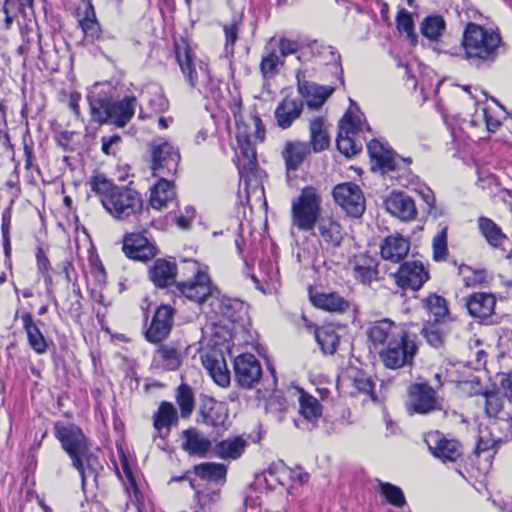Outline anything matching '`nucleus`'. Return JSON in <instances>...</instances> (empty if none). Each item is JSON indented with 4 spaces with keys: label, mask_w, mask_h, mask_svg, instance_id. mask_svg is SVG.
Returning <instances> with one entry per match:
<instances>
[{
    "label": "nucleus",
    "mask_w": 512,
    "mask_h": 512,
    "mask_svg": "<svg viewBox=\"0 0 512 512\" xmlns=\"http://www.w3.org/2000/svg\"><path fill=\"white\" fill-rule=\"evenodd\" d=\"M88 183L103 208L116 220L133 222L142 214L143 199L135 189L118 186L104 174L93 175Z\"/></svg>",
    "instance_id": "f257e3e1"
},
{
    "label": "nucleus",
    "mask_w": 512,
    "mask_h": 512,
    "mask_svg": "<svg viewBox=\"0 0 512 512\" xmlns=\"http://www.w3.org/2000/svg\"><path fill=\"white\" fill-rule=\"evenodd\" d=\"M87 98L93 121L100 124L110 123L117 127H124L132 119L137 106L135 96H126L114 102L108 92L98 85L89 91Z\"/></svg>",
    "instance_id": "f03ea898"
},
{
    "label": "nucleus",
    "mask_w": 512,
    "mask_h": 512,
    "mask_svg": "<svg viewBox=\"0 0 512 512\" xmlns=\"http://www.w3.org/2000/svg\"><path fill=\"white\" fill-rule=\"evenodd\" d=\"M175 54L188 85L197 89L206 98L214 97L217 92V83L212 78L208 65L201 60H196L194 51L184 40L175 44Z\"/></svg>",
    "instance_id": "7ed1b4c3"
},
{
    "label": "nucleus",
    "mask_w": 512,
    "mask_h": 512,
    "mask_svg": "<svg viewBox=\"0 0 512 512\" xmlns=\"http://www.w3.org/2000/svg\"><path fill=\"white\" fill-rule=\"evenodd\" d=\"M501 43L499 32L475 23H468L463 32L462 46L465 56L478 64L493 62Z\"/></svg>",
    "instance_id": "20e7f679"
},
{
    "label": "nucleus",
    "mask_w": 512,
    "mask_h": 512,
    "mask_svg": "<svg viewBox=\"0 0 512 512\" xmlns=\"http://www.w3.org/2000/svg\"><path fill=\"white\" fill-rule=\"evenodd\" d=\"M55 437L60 441L63 449L72 459L73 466L78 470L83 488L86 485L87 470L84 461L89 462V452L86 438L82 430L72 423L58 421L54 425Z\"/></svg>",
    "instance_id": "39448f33"
},
{
    "label": "nucleus",
    "mask_w": 512,
    "mask_h": 512,
    "mask_svg": "<svg viewBox=\"0 0 512 512\" xmlns=\"http://www.w3.org/2000/svg\"><path fill=\"white\" fill-rule=\"evenodd\" d=\"M321 198L313 187H305L291 205L292 226L300 231H312L323 216Z\"/></svg>",
    "instance_id": "423d86ee"
},
{
    "label": "nucleus",
    "mask_w": 512,
    "mask_h": 512,
    "mask_svg": "<svg viewBox=\"0 0 512 512\" xmlns=\"http://www.w3.org/2000/svg\"><path fill=\"white\" fill-rule=\"evenodd\" d=\"M301 44L297 40L287 37H271L265 47L260 61V72L265 79L274 77L279 67L285 64V59L297 53Z\"/></svg>",
    "instance_id": "0eeeda50"
},
{
    "label": "nucleus",
    "mask_w": 512,
    "mask_h": 512,
    "mask_svg": "<svg viewBox=\"0 0 512 512\" xmlns=\"http://www.w3.org/2000/svg\"><path fill=\"white\" fill-rule=\"evenodd\" d=\"M417 350L418 347L415 340L405 331L401 337H398L397 340L383 348L379 352V356L385 367L399 369L412 364Z\"/></svg>",
    "instance_id": "6e6552de"
},
{
    "label": "nucleus",
    "mask_w": 512,
    "mask_h": 512,
    "mask_svg": "<svg viewBox=\"0 0 512 512\" xmlns=\"http://www.w3.org/2000/svg\"><path fill=\"white\" fill-rule=\"evenodd\" d=\"M150 146L153 175L155 177L174 175L180 161L178 148L161 138L154 139Z\"/></svg>",
    "instance_id": "1a4fd4ad"
},
{
    "label": "nucleus",
    "mask_w": 512,
    "mask_h": 512,
    "mask_svg": "<svg viewBox=\"0 0 512 512\" xmlns=\"http://www.w3.org/2000/svg\"><path fill=\"white\" fill-rule=\"evenodd\" d=\"M191 264L192 270L195 272L193 279L176 283V289L187 299L202 304L208 298L218 295V291L212 286L208 274L199 269L198 263L193 261Z\"/></svg>",
    "instance_id": "9d476101"
},
{
    "label": "nucleus",
    "mask_w": 512,
    "mask_h": 512,
    "mask_svg": "<svg viewBox=\"0 0 512 512\" xmlns=\"http://www.w3.org/2000/svg\"><path fill=\"white\" fill-rule=\"evenodd\" d=\"M364 128L369 127L361 121L360 116L346 114L341 121L337 137V148L340 153L346 157H352L361 151V145L355 142V135L363 132Z\"/></svg>",
    "instance_id": "9b49d317"
},
{
    "label": "nucleus",
    "mask_w": 512,
    "mask_h": 512,
    "mask_svg": "<svg viewBox=\"0 0 512 512\" xmlns=\"http://www.w3.org/2000/svg\"><path fill=\"white\" fill-rule=\"evenodd\" d=\"M333 197L347 214L359 217L365 210V199L358 185L347 182L337 185Z\"/></svg>",
    "instance_id": "f8f14e48"
},
{
    "label": "nucleus",
    "mask_w": 512,
    "mask_h": 512,
    "mask_svg": "<svg viewBox=\"0 0 512 512\" xmlns=\"http://www.w3.org/2000/svg\"><path fill=\"white\" fill-rule=\"evenodd\" d=\"M392 277L401 289L417 291L429 279V273L422 262L411 261L403 263Z\"/></svg>",
    "instance_id": "ddd939ff"
},
{
    "label": "nucleus",
    "mask_w": 512,
    "mask_h": 512,
    "mask_svg": "<svg viewBox=\"0 0 512 512\" xmlns=\"http://www.w3.org/2000/svg\"><path fill=\"white\" fill-rule=\"evenodd\" d=\"M235 379L242 388H252L262 376L258 359L249 353L241 354L234 360Z\"/></svg>",
    "instance_id": "4468645a"
},
{
    "label": "nucleus",
    "mask_w": 512,
    "mask_h": 512,
    "mask_svg": "<svg viewBox=\"0 0 512 512\" xmlns=\"http://www.w3.org/2000/svg\"><path fill=\"white\" fill-rule=\"evenodd\" d=\"M425 442L432 454L444 462H456L463 454L458 441L447 439L438 431L428 433Z\"/></svg>",
    "instance_id": "2eb2a0df"
},
{
    "label": "nucleus",
    "mask_w": 512,
    "mask_h": 512,
    "mask_svg": "<svg viewBox=\"0 0 512 512\" xmlns=\"http://www.w3.org/2000/svg\"><path fill=\"white\" fill-rule=\"evenodd\" d=\"M297 401L299 404V413L303 421L295 420V426L301 429L309 430L316 426L317 421L322 417L323 407L317 398L297 388Z\"/></svg>",
    "instance_id": "dca6fc26"
},
{
    "label": "nucleus",
    "mask_w": 512,
    "mask_h": 512,
    "mask_svg": "<svg viewBox=\"0 0 512 512\" xmlns=\"http://www.w3.org/2000/svg\"><path fill=\"white\" fill-rule=\"evenodd\" d=\"M174 313L175 311L170 305L159 306L145 333L146 339L152 343L163 341L172 329Z\"/></svg>",
    "instance_id": "f3484780"
},
{
    "label": "nucleus",
    "mask_w": 512,
    "mask_h": 512,
    "mask_svg": "<svg viewBox=\"0 0 512 512\" xmlns=\"http://www.w3.org/2000/svg\"><path fill=\"white\" fill-rule=\"evenodd\" d=\"M384 206L388 213L401 221L408 222L417 217V209L414 200L404 192H391L385 198Z\"/></svg>",
    "instance_id": "a211bd4d"
},
{
    "label": "nucleus",
    "mask_w": 512,
    "mask_h": 512,
    "mask_svg": "<svg viewBox=\"0 0 512 512\" xmlns=\"http://www.w3.org/2000/svg\"><path fill=\"white\" fill-rule=\"evenodd\" d=\"M409 408L416 413L426 414L438 406L435 390L425 383L413 384L409 388Z\"/></svg>",
    "instance_id": "6ab92c4d"
},
{
    "label": "nucleus",
    "mask_w": 512,
    "mask_h": 512,
    "mask_svg": "<svg viewBox=\"0 0 512 512\" xmlns=\"http://www.w3.org/2000/svg\"><path fill=\"white\" fill-rule=\"evenodd\" d=\"M123 251L133 260L146 261L157 254L156 246L140 233L127 235L123 240Z\"/></svg>",
    "instance_id": "aec40b11"
},
{
    "label": "nucleus",
    "mask_w": 512,
    "mask_h": 512,
    "mask_svg": "<svg viewBox=\"0 0 512 512\" xmlns=\"http://www.w3.org/2000/svg\"><path fill=\"white\" fill-rule=\"evenodd\" d=\"M405 330L395 325L389 319H383L372 323L367 329L369 341L376 348L378 346L386 347L398 337H401Z\"/></svg>",
    "instance_id": "412c9836"
},
{
    "label": "nucleus",
    "mask_w": 512,
    "mask_h": 512,
    "mask_svg": "<svg viewBox=\"0 0 512 512\" xmlns=\"http://www.w3.org/2000/svg\"><path fill=\"white\" fill-rule=\"evenodd\" d=\"M348 265L354 278L364 285H370L378 278V261L366 253L354 255Z\"/></svg>",
    "instance_id": "4be33fe9"
},
{
    "label": "nucleus",
    "mask_w": 512,
    "mask_h": 512,
    "mask_svg": "<svg viewBox=\"0 0 512 512\" xmlns=\"http://www.w3.org/2000/svg\"><path fill=\"white\" fill-rule=\"evenodd\" d=\"M317 230L314 233L326 248H337L343 240V228L340 223L331 216H323L315 225Z\"/></svg>",
    "instance_id": "5701e85b"
},
{
    "label": "nucleus",
    "mask_w": 512,
    "mask_h": 512,
    "mask_svg": "<svg viewBox=\"0 0 512 512\" xmlns=\"http://www.w3.org/2000/svg\"><path fill=\"white\" fill-rule=\"evenodd\" d=\"M410 251V241L400 234L387 236L380 245V253L384 260L399 263Z\"/></svg>",
    "instance_id": "b1692460"
},
{
    "label": "nucleus",
    "mask_w": 512,
    "mask_h": 512,
    "mask_svg": "<svg viewBox=\"0 0 512 512\" xmlns=\"http://www.w3.org/2000/svg\"><path fill=\"white\" fill-rule=\"evenodd\" d=\"M240 184L244 185L247 198L252 196L261 199L264 197L263 178L264 172L259 169L258 164L251 166H238Z\"/></svg>",
    "instance_id": "393cba45"
},
{
    "label": "nucleus",
    "mask_w": 512,
    "mask_h": 512,
    "mask_svg": "<svg viewBox=\"0 0 512 512\" xmlns=\"http://www.w3.org/2000/svg\"><path fill=\"white\" fill-rule=\"evenodd\" d=\"M176 275V263L167 259H157L148 270L149 279L157 288H166L173 285Z\"/></svg>",
    "instance_id": "a878e982"
},
{
    "label": "nucleus",
    "mask_w": 512,
    "mask_h": 512,
    "mask_svg": "<svg viewBox=\"0 0 512 512\" xmlns=\"http://www.w3.org/2000/svg\"><path fill=\"white\" fill-rule=\"evenodd\" d=\"M182 352L179 345L170 343L162 344L158 347L153 357L155 367L165 371H174L182 363Z\"/></svg>",
    "instance_id": "bb28decb"
},
{
    "label": "nucleus",
    "mask_w": 512,
    "mask_h": 512,
    "mask_svg": "<svg viewBox=\"0 0 512 512\" xmlns=\"http://www.w3.org/2000/svg\"><path fill=\"white\" fill-rule=\"evenodd\" d=\"M303 101L286 97L275 110V119L279 127L287 129L301 116Z\"/></svg>",
    "instance_id": "cd10ccee"
},
{
    "label": "nucleus",
    "mask_w": 512,
    "mask_h": 512,
    "mask_svg": "<svg viewBox=\"0 0 512 512\" xmlns=\"http://www.w3.org/2000/svg\"><path fill=\"white\" fill-rule=\"evenodd\" d=\"M495 305L496 298L491 293H474L466 300L470 315L479 319L490 317L494 313Z\"/></svg>",
    "instance_id": "c85d7f7f"
},
{
    "label": "nucleus",
    "mask_w": 512,
    "mask_h": 512,
    "mask_svg": "<svg viewBox=\"0 0 512 512\" xmlns=\"http://www.w3.org/2000/svg\"><path fill=\"white\" fill-rule=\"evenodd\" d=\"M298 91L303 99H305L308 107L318 109L333 93L334 89L328 86H319L313 82L299 80Z\"/></svg>",
    "instance_id": "c756f323"
},
{
    "label": "nucleus",
    "mask_w": 512,
    "mask_h": 512,
    "mask_svg": "<svg viewBox=\"0 0 512 512\" xmlns=\"http://www.w3.org/2000/svg\"><path fill=\"white\" fill-rule=\"evenodd\" d=\"M202 363L213 380L221 387L230 383V374L224 357L218 353H206L202 356Z\"/></svg>",
    "instance_id": "7c9ffc66"
},
{
    "label": "nucleus",
    "mask_w": 512,
    "mask_h": 512,
    "mask_svg": "<svg viewBox=\"0 0 512 512\" xmlns=\"http://www.w3.org/2000/svg\"><path fill=\"white\" fill-rule=\"evenodd\" d=\"M310 301L315 307L328 312L344 313L350 308L349 301L335 292L312 293L310 291Z\"/></svg>",
    "instance_id": "2f4dec72"
},
{
    "label": "nucleus",
    "mask_w": 512,
    "mask_h": 512,
    "mask_svg": "<svg viewBox=\"0 0 512 512\" xmlns=\"http://www.w3.org/2000/svg\"><path fill=\"white\" fill-rule=\"evenodd\" d=\"M165 177L166 176L158 177V182L151 189L149 203L153 209L161 210L175 199L176 192L173 181Z\"/></svg>",
    "instance_id": "473e14b6"
},
{
    "label": "nucleus",
    "mask_w": 512,
    "mask_h": 512,
    "mask_svg": "<svg viewBox=\"0 0 512 512\" xmlns=\"http://www.w3.org/2000/svg\"><path fill=\"white\" fill-rule=\"evenodd\" d=\"M182 449L190 455H206L211 449V441L194 428L182 431Z\"/></svg>",
    "instance_id": "72a5a7b5"
},
{
    "label": "nucleus",
    "mask_w": 512,
    "mask_h": 512,
    "mask_svg": "<svg viewBox=\"0 0 512 512\" xmlns=\"http://www.w3.org/2000/svg\"><path fill=\"white\" fill-rule=\"evenodd\" d=\"M21 320L31 349L37 354L45 353L48 346L47 341L37 324L34 322L32 314L30 312L23 313Z\"/></svg>",
    "instance_id": "f704fd0d"
},
{
    "label": "nucleus",
    "mask_w": 512,
    "mask_h": 512,
    "mask_svg": "<svg viewBox=\"0 0 512 512\" xmlns=\"http://www.w3.org/2000/svg\"><path fill=\"white\" fill-rule=\"evenodd\" d=\"M368 153L383 172L393 171L396 168V159L393 152L386 149L378 140H371L367 145Z\"/></svg>",
    "instance_id": "c9c22d12"
},
{
    "label": "nucleus",
    "mask_w": 512,
    "mask_h": 512,
    "mask_svg": "<svg viewBox=\"0 0 512 512\" xmlns=\"http://www.w3.org/2000/svg\"><path fill=\"white\" fill-rule=\"evenodd\" d=\"M310 144L314 152H320L329 146V135L327 131L326 119L317 116L310 120L309 124Z\"/></svg>",
    "instance_id": "e433bc0d"
},
{
    "label": "nucleus",
    "mask_w": 512,
    "mask_h": 512,
    "mask_svg": "<svg viewBox=\"0 0 512 512\" xmlns=\"http://www.w3.org/2000/svg\"><path fill=\"white\" fill-rule=\"evenodd\" d=\"M178 423V412L175 406L167 401L160 403L158 410L153 414V426L161 432L163 429L169 433L172 426Z\"/></svg>",
    "instance_id": "4c0bfd02"
},
{
    "label": "nucleus",
    "mask_w": 512,
    "mask_h": 512,
    "mask_svg": "<svg viewBox=\"0 0 512 512\" xmlns=\"http://www.w3.org/2000/svg\"><path fill=\"white\" fill-rule=\"evenodd\" d=\"M218 309L222 317L232 323L244 321L247 315L245 304L238 299L223 297L218 300Z\"/></svg>",
    "instance_id": "58836bf2"
},
{
    "label": "nucleus",
    "mask_w": 512,
    "mask_h": 512,
    "mask_svg": "<svg viewBox=\"0 0 512 512\" xmlns=\"http://www.w3.org/2000/svg\"><path fill=\"white\" fill-rule=\"evenodd\" d=\"M309 153V144L299 141L287 142L283 151L287 169L296 170Z\"/></svg>",
    "instance_id": "ea45409f"
},
{
    "label": "nucleus",
    "mask_w": 512,
    "mask_h": 512,
    "mask_svg": "<svg viewBox=\"0 0 512 512\" xmlns=\"http://www.w3.org/2000/svg\"><path fill=\"white\" fill-rule=\"evenodd\" d=\"M315 338L325 354H334L340 343V336L332 325L318 328L315 332Z\"/></svg>",
    "instance_id": "a19ab883"
},
{
    "label": "nucleus",
    "mask_w": 512,
    "mask_h": 512,
    "mask_svg": "<svg viewBox=\"0 0 512 512\" xmlns=\"http://www.w3.org/2000/svg\"><path fill=\"white\" fill-rule=\"evenodd\" d=\"M79 25L86 38L91 40L98 39L101 33L100 24L98 23L95 11L91 3L85 4L84 18L79 21Z\"/></svg>",
    "instance_id": "79ce46f5"
},
{
    "label": "nucleus",
    "mask_w": 512,
    "mask_h": 512,
    "mask_svg": "<svg viewBox=\"0 0 512 512\" xmlns=\"http://www.w3.org/2000/svg\"><path fill=\"white\" fill-rule=\"evenodd\" d=\"M245 446L246 442L242 438H229L221 441L216 446V454L224 459H236L243 453Z\"/></svg>",
    "instance_id": "37998d69"
},
{
    "label": "nucleus",
    "mask_w": 512,
    "mask_h": 512,
    "mask_svg": "<svg viewBox=\"0 0 512 512\" xmlns=\"http://www.w3.org/2000/svg\"><path fill=\"white\" fill-rule=\"evenodd\" d=\"M195 474L207 481H224L226 476V466L217 463H202L194 467Z\"/></svg>",
    "instance_id": "c03bdc74"
},
{
    "label": "nucleus",
    "mask_w": 512,
    "mask_h": 512,
    "mask_svg": "<svg viewBox=\"0 0 512 512\" xmlns=\"http://www.w3.org/2000/svg\"><path fill=\"white\" fill-rule=\"evenodd\" d=\"M446 28V23L441 16L426 17L421 23V33L431 41H437Z\"/></svg>",
    "instance_id": "a18cd8bd"
},
{
    "label": "nucleus",
    "mask_w": 512,
    "mask_h": 512,
    "mask_svg": "<svg viewBox=\"0 0 512 512\" xmlns=\"http://www.w3.org/2000/svg\"><path fill=\"white\" fill-rule=\"evenodd\" d=\"M479 228L488 241L494 247L501 246L505 240V235L502 233L499 226H497L491 219L481 217L479 218Z\"/></svg>",
    "instance_id": "49530a36"
},
{
    "label": "nucleus",
    "mask_w": 512,
    "mask_h": 512,
    "mask_svg": "<svg viewBox=\"0 0 512 512\" xmlns=\"http://www.w3.org/2000/svg\"><path fill=\"white\" fill-rule=\"evenodd\" d=\"M239 154L238 166H251L258 164L256 159V150L246 135L237 136Z\"/></svg>",
    "instance_id": "de8ad7c7"
},
{
    "label": "nucleus",
    "mask_w": 512,
    "mask_h": 512,
    "mask_svg": "<svg viewBox=\"0 0 512 512\" xmlns=\"http://www.w3.org/2000/svg\"><path fill=\"white\" fill-rule=\"evenodd\" d=\"M176 402L181 410L183 418H189L193 412L195 399L192 389L186 385L181 384L176 390Z\"/></svg>",
    "instance_id": "09e8293b"
},
{
    "label": "nucleus",
    "mask_w": 512,
    "mask_h": 512,
    "mask_svg": "<svg viewBox=\"0 0 512 512\" xmlns=\"http://www.w3.org/2000/svg\"><path fill=\"white\" fill-rule=\"evenodd\" d=\"M423 307L425 310L434 317V321L438 322L448 314V307L446 300L436 294L429 295L423 300Z\"/></svg>",
    "instance_id": "8fccbe9b"
},
{
    "label": "nucleus",
    "mask_w": 512,
    "mask_h": 512,
    "mask_svg": "<svg viewBox=\"0 0 512 512\" xmlns=\"http://www.w3.org/2000/svg\"><path fill=\"white\" fill-rule=\"evenodd\" d=\"M379 492L386 501L396 507H402L406 503L402 490L390 483H380Z\"/></svg>",
    "instance_id": "3c124183"
},
{
    "label": "nucleus",
    "mask_w": 512,
    "mask_h": 512,
    "mask_svg": "<svg viewBox=\"0 0 512 512\" xmlns=\"http://www.w3.org/2000/svg\"><path fill=\"white\" fill-rule=\"evenodd\" d=\"M485 413L490 418H495L503 409V399L493 391H486L482 395Z\"/></svg>",
    "instance_id": "603ef678"
},
{
    "label": "nucleus",
    "mask_w": 512,
    "mask_h": 512,
    "mask_svg": "<svg viewBox=\"0 0 512 512\" xmlns=\"http://www.w3.org/2000/svg\"><path fill=\"white\" fill-rule=\"evenodd\" d=\"M433 259L435 261H444L448 255L447 247V227L437 233L432 240Z\"/></svg>",
    "instance_id": "864d4df0"
},
{
    "label": "nucleus",
    "mask_w": 512,
    "mask_h": 512,
    "mask_svg": "<svg viewBox=\"0 0 512 512\" xmlns=\"http://www.w3.org/2000/svg\"><path fill=\"white\" fill-rule=\"evenodd\" d=\"M220 499V491L215 488H205L203 490H196L195 500L197 501L200 509H204Z\"/></svg>",
    "instance_id": "5fc2aeb1"
},
{
    "label": "nucleus",
    "mask_w": 512,
    "mask_h": 512,
    "mask_svg": "<svg viewBox=\"0 0 512 512\" xmlns=\"http://www.w3.org/2000/svg\"><path fill=\"white\" fill-rule=\"evenodd\" d=\"M397 28L399 31L406 32L412 45H416L417 36L413 32L414 22L409 12L402 10L397 17Z\"/></svg>",
    "instance_id": "6e6d98bb"
},
{
    "label": "nucleus",
    "mask_w": 512,
    "mask_h": 512,
    "mask_svg": "<svg viewBox=\"0 0 512 512\" xmlns=\"http://www.w3.org/2000/svg\"><path fill=\"white\" fill-rule=\"evenodd\" d=\"M482 122L485 124L486 129L489 132H495L500 126V121L492 117L488 110L484 108L473 115L471 124L477 126Z\"/></svg>",
    "instance_id": "4d7b16f0"
},
{
    "label": "nucleus",
    "mask_w": 512,
    "mask_h": 512,
    "mask_svg": "<svg viewBox=\"0 0 512 512\" xmlns=\"http://www.w3.org/2000/svg\"><path fill=\"white\" fill-rule=\"evenodd\" d=\"M225 34V51L228 54L234 53V45L238 39L239 35V23L233 22L230 24H226L223 27Z\"/></svg>",
    "instance_id": "13d9d810"
},
{
    "label": "nucleus",
    "mask_w": 512,
    "mask_h": 512,
    "mask_svg": "<svg viewBox=\"0 0 512 512\" xmlns=\"http://www.w3.org/2000/svg\"><path fill=\"white\" fill-rule=\"evenodd\" d=\"M460 272L463 275V281L467 287L481 284L485 281L484 271H476L469 267H464L460 269Z\"/></svg>",
    "instance_id": "bf43d9fd"
},
{
    "label": "nucleus",
    "mask_w": 512,
    "mask_h": 512,
    "mask_svg": "<svg viewBox=\"0 0 512 512\" xmlns=\"http://www.w3.org/2000/svg\"><path fill=\"white\" fill-rule=\"evenodd\" d=\"M318 57L324 64H339L340 54L329 45H322L317 51Z\"/></svg>",
    "instance_id": "052dcab7"
},
{
    "label": "nucleus",
    "mask_w": 512,
    "mask_h": 512,
    "mask_svg": "<svg viewBox=\"0 0 512 512\" xmlns=\"http://www.w3.org/2000/svg\"><path fill=\"white\" fill-rule=\"evenodd\" d=\"M354 387L361 393L367 394L371 396L372 399H375L374 393V383L373 381L365 376L364 374H358L355 376L353 380Z\"/></svg>",
    "instance_id": "680f3d73"
},
{
    "label": "nucleus",
    "mask_w": 512,
    "mask_h": 512,
    "mask_svg": "<svg viewBox=\"0 0 512 512\" xmlns=\"http://www.w3.org/2000/svg\"><path fill=\"white\" fill-rule=\"evenodd\" d=\"M422 334L431 346L439 347L442 344V334L437 326L425 325Z\"/></svg>",
    "instance_id": "e2e57ef3"
},
{
    "label": "nucleus",
    "mask_w": 512,
    "mask_h": 512,
    "mask_svg": "<svg viewBox=\"0 0 512 512\" xmlns=\"http://www.w3.org/2000/svg\"><path fill=\"white\" fill-rule=\"evenodd\" d=\"M498 442L491 437L489 433L483 435L481 434L478 438L476 445V453L487 452L489 450H494L497 446Z\"/></svg>",
    "instance_id": "0e129e2a"
},
{
    "label": "nucleus",
    "mask_w": 512,
    "mask_h": 512,
    "mask_svg": "<svg viewBox=\"0 0 512 512\" xmlns=\"http://www.w3.org/2000/svg\"><path fill=\"white\" fill-rule=\"evenodd\" d=\"M10 228H11V211H10V209H6L2 214V225H1V231H2V236H3V240H4V247H5L6 251L10 246V236H9Z\"/></svg>",
    "instance_id": "69168bd1"
},
{
    "label": "nucleus",
    "mask_w": 512,
    "mask_h": 512,
    "mask_svg": "<svg viewBox=\"0 0 512 512\" xmlns=\"http://www.w3.org/2000/svg\"><path fill=\"white\" fill-rule=\"evenodd\" d=\"M121 141V137L117 134L108 136V137H102V152L106 155H115V151L113 150V147Z\"/></svg>",
    "instance_id": "338daca9"
},
{
    "label": "nucleus",
    "mask_w": 512,
    "mask_h": 512,
    "mask_svg": "<svg viewBox=\"0 0 512 512\" xmlns=\"http://www.w3.org/2000/svg\"><path fill=\"white\" fill-rule=\"evenodd\" d=\"M500 388L502 390L503 397L512 403V374H507L502 378Z\"/></svg>",
    "instance_id": "774afa93"
}]
</instances>
